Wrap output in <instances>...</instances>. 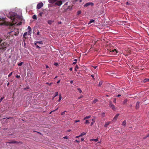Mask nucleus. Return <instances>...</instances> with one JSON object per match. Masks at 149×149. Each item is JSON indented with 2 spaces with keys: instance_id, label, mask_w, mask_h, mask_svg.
Listing matches in <instances>:
<instances>
[{
  "instance_id": "f257e3e1",
  "label": "nucleus",
  "mask_w": 149,
  "mask_h": 149,
  "mask_svg": "<svg viewBox=\"0 0 149 149\" xmlns=\"http://www.w3.org/2000/svg\"><path fill=\"white\" fill-rule=\"evenodd\" d=\"M109 105V107H111L113 110L115 111L116 110V108L115 107L114 105L111 102H110Z\"/></svg>"
},
{
  "instance_id": "f03ea898",
  "label": "nucleus",
  "mask_w": 149,
  "mask_h": 149,
  "mask_svg": "<svg viewBox=\"0 0 149 149\" xmlns=\"http://www.w3.org/2000/svg\"><path fill=\"white\" fill-rule=\"evenodd\" d=\"M43 6V4L42 2H40L38 3L37 6V8L38 9H40Z\"/></svg>"
},
{
  "instance_id": "7ed1b4c3",
  "label": "nucleus",
  "mask_w": 149,
  "mask_h": 149,
  "mask_svg": "<svg viewBox=\"0 0 149 149\" xmlns=\"http://www.w3.org/2000/svg\"><path fill=\"white\" fill-rule=\"evenodd\" d=\"M93 5L94 3L92 2H88L85 3L84 6V7H87L90 5L93 6Z\"/></svg>"
},
{
  "instance_id": "20e7f679",
  "label": "nucleus",
  "mask_w": 149,
  "mask_h": 149,
  "mask_svg": "<svg viewBox=\"0 0 149 149\" xmlns=\"http://www.w3.org/2000/svg\"><path fill=\"white\" fill-rule=\"evenodd\" d=\"M27 32H25V33H24L23 36V41H24L27 38V36L26 37V36H27Z\"/></svg>"
},
{
  "instance_id": "39448f33",
  "label": "nucleus",
  "mask_w": 149,
  "mask_h": 149,
  "mask_svg": "<svg viewBox=\"0 0 149 149\" xmlns=\"http://www.w3.org/2000/svg\"><path fill=\"white\" fill-rule=\"evenodd\" d=\"M139 102H137L136 106V109H138L139 107Z\"/></svg>"
},
{
  "instance_id": "423d86ee",
  "label": "nucleus",
  "mask_w": 149,
  "mask_h": 149,
  "mask_svg": "<svg viewBox=\"0 0 149 149\" xmlns=\"http://www.w3.org/2000/svg\"><path fill=\"white\" fill-rule=\"evenodd\" d=\"M110 52H113L114 54H116L117 53L116 50L115 49H114L113 50V49H112L111 50Z\"/></svg>"
},
{
  "instance_id": "0eeeda50",
  "label": "nucleus",
  "mask_w": 149,
  "mask_h": 149,
  "mask_svg": "<svg viewBox=\"0 0 149 149\" xmlns=\"http://www.w3.org/2000/svg\"><path fill=\"white\" fill-rule=\"evenodd\" d=\"M110 122H106L104 125V126L105 127H107V126L110 124Z\"/></svg>"
},
{
  "instance_id": "6e6552de",
  "label": "nucleus",
  "mask_w": 149,
  "mask_h": 149,
  "mask_svg": "<svg viewBox=\"0 0 149 149\" xmlns=\"http://www.w3.org/2000/svg\"><path fill=\"white\" fill-rule=\"evenodd\" d=\"M119 114H116L115 117L113 118V120H116L118 118V117L119 116Z\"/></svg>"
},
{
  "instance_id": "1a4fd4ad",
  "label": "nucleus",
  "mask_w": 149,
  "mask_h": 149,
  "mask_svg": "<svg viewBox=\"0 0 149 149\" xmlns=\"http://www.w3.org/2000/svg\"><path fill=\"white\" fill-rule=\"evenodd\" d=\"M8 143H18V142L17 141H10Z\"/></svg>"
},
{
  "instance_id": "9d476101",
  "label": "nucleus",
  "mask_w": 149,
  "mask_h": 149,
  "mask_svg": "<svg viewBox=\"0 0 149 149\" xmlns=\"http://www.w3.org/2000/svg\"><path fill=\"white\" fill-rule=\"evenodd\" d=\"M122 125L125 126L126 125V120H124L122 123Z\"/></svg>"
},
{
  "instance_id": "9b49d317",
  "label": "nucleus",
  "mask_w": 149,
  "mask_h": 149,
  "mask_svg": "<svg viewBox=\"0 0 149 149\" xmlns=\"http://www.w3.org/2000/svg\"><path fill=\"white\" fill-rule=\"evenodd\" d=\"M90 141H94L95 142H97L98 141V139H91L90 140Z\"/></svg>"
},
{
  "instance_id": "f8f14e48",
  "label": "nucleus",
  "mask_w": 149,
  "mask_h": 149,
  "mask_svg": "<svg viewBox=\"0 0 149 149\" xmlns=\"http://www.w3.org/2000/svg\"><path fill=\"white\" fill-rule=\"evenodd\" d=\"M98 101V100L97 99H95L93 102V104H95Z\"/></svg>"
},
{
  "instance_id": "ddd939ff",
  "label": "nucleus",
  "mask_w": 149,
  "mask_h": 149,
  "mask_svg": "<svg viewBox=\"0 0 149 149\" xmlns=\"http://www.w3.org/2000/svg\"><path fill=\"white\" fill-rule=\"evenodd\" d=\"M32 18L36 20L37 19L36 15H34L32 17Z\"/></svg>"
},
{
  "instance_id": "4468645a",
  "label": "nucleus",
  "mask_w": 149,
  "mask_h": 149,
  "mask_svg": "<svg viewBox=\"0 0 149 149\" xmlns=\"http://www.w3.org/2000/svg\"><path fill=\"white\" fill-rule=\"evenodd\" d=\"M92 120L93 122H92L91 123V126H92L93 125L94 122H95V119H92Z\"/></svg>"
},
{
  "instance_id": "2eb2a0df",
  "label": "nucleus",
  "mask_w": 149,
  "mask_h": 149,
  "mask_svg": "<svg viewBox=\"0 0 149 149\" xmlns=\"http://www.w3.org/2000/svg\"><path fill=\"white\" fill-rule=\"evenodd\" d=\"M86 134V133L84 132H83L82 133H81V134L80 135V136H82L85 135Z\"/></svg>"
},
{
  "instance_id": "dca6fc26",
  "label": "nucleus",
  "mask_w": 149,
  "mask_h": 149,
  "mask_svg": "<svg viewBox=\"0 0 149 149\" xmlns=\"http://www.w3.org/2000/svg\"><path fill=\"white\" fill-rule=\"evenodd\" d=\"M149 81V79H145L143 81V82L145 83L146 82Z\"/></svg>"
},
{
  "instance_id": "f3484780",
  "label": "nucleus",
  "mask_w": 149,
  "mask_h": 149,
  "mask_svg": "<svg viewBox=\"0 0 149 149\" xmlns=\"http://www.w3.org/2000/svg\"><path fill=\"white\" fill-rule=\"evenodd\" d=\"M127 99H125L123 102V104H126L127 103Z\"/></svg>"
},
{
  "instance_id": "a211bd4d",
  "label": "nucleus",
  "mask_w": 149,
  "mask_h": 149,
  "mask_svg": "<svg viewBox=\"0 0 149 149\" xmlns=\"http://www.w3.org/2000/svg\"><path fill=\"white\" fill-rule=\"evenodd\" d=\"M91 117V116H86V117H85L84 118V120H85V119H87L89 118H90Z\"/></svg>"
},
{
  "instance_id": "6ab92c4d",
  "label": "nucleus",
  "mask_w": 149,
  "mask_h": 149,
  "mask_svg": "<svg viewBox=\"0 0 149 149\" xmlns=\"http://www.w3.org/2000/svg\"><path fill=\"white\" fill-rule=\"evenodd\" d=\"M53 22V21H52L51 20H49L48 21V23L49 24H51L52 22Z\"/></svg>"
},
{
  "instance_id": "aec40b11",
  "label": "nucleus",
  "mask_w": 149,
  "mask_h": 149,
  "mask_svg": "<svg viewBox=\"0 0 149 149\" xmlns=\"http://www.w3.org/2000/svg\"><path fill=\"white\" fill-rule=\"evenodd\" d=\"M24 63V62H21L20 63H18V66H21Z\"/></svg>"
},
{
  "instance_id": "412c9836",
  "label": "nucleus",
  "mask_w": 149,
  "mask_h": 149,
  "mask_svg": "<svg viewBox=\"0 0 149 149\" xmlns=\"http://www.w3.org/2000/svg\"><path fill=\"white\" fill-rule=\"evenodd\" d=\"M102 83H103V82L102 81H100L99 83V85H98L99 86H101L102 84Z\"/></svg>"
},
{
  "instance_id": "4be33fe9",
  "label": "nucleus",
  "mask_w": 149,
  "mask_h": 149,
  "mask_svg": "<svg viewBox=\"0 0 149 149\" xmlns=\"http://www.w3.org/2000/svg\"><path fill=\"white\" fill-rule=\"evenodd\" d=\"M37 43H39V44H43V42L42 41H37Z\"/></svg>"
},
{
  "instance_id": "5701e85b",
  "label": "nucleus",
  "mask_w": 149,
  "mask_h": 149,
  "mask_svg": "<svg viewBox=\"0 0 149 149\" xmlns=\"http://www.w3.org/2000/svg\"><path fill=\"white\" fill-rule=\"evenodd\" d=\"M61 98H62V97H61V94H60L59 95V99H58V101L59 102H60L61 99Z\"/></svg>"
},
{
  "instance_id": "b1692460",
  "label": "nucleus",
  "mask_w": 149,
  "mask_h": 149,
  "mask_svg": "<svg viewBox=\"0 0 149 149\" xmlns=\"http://www.w3.org/2000/svg\"><path fill=\"white\" fill-rule=\"evenodd\" d=\"M95 21V20L93 19H92L91 20H90L89 22V24H90L91 23H92V22H94Z\"/></svg>"
},
{
  "instance_id": "393cba45",
  "label": "nucleus",
  "mask_w": 149,
  "mask_h": 149,
  "mask_svg": "<svg viewBox=\"0 0 149 149\" xmlns=\"http://www.w3.org/2000/svg\"><path fill=\"white\" fill-rule=\"evenodd\" d=\"M89 122L88 120H86L85 122L86 124H89Z\"/></svg>"
},
{
  "instance_id": "a878e982",
  "label": "nucleus",
  "mask_w": 149,
  "mask_h": 149,
  "mask_svg": "<svg viewBox=\"0 0 149 149\" xmlns=\"http://www.w3.org/2000/svg\"><path fill=\"white\" fill-rule=\"evenodd\" d=\"M46 84H47L49 85V86H51L53 84V83H49L48 82H47V83H46Z\"/></svg>"
},
{
  "instance_id": "bb28decb",
  "label": "nucleus",
  "mask_w": 149,
  "mask_h": 149,
  "mask_svg": "<svg viewBox=\"0 0 149 149\" xmlns=\"http://www.w3.org/2000/svg\"><path fill=\"white\" fill-rule=\"evenodd\" d=\"M81 11L80 10L78 11L77 12V13L78 15H79L80 14H81Z\"/></svg>"
},
{
  "instance_id": "cd10ccee",
  "label": "nucleus",
  "mask_w": 149,
  "mask_h": 149,
  "mask_svg": "<svg viewBox=\"0 0 149 149\" xmlns=\"http://www.w3.org/2000/svg\"><path fill=\"white\" fill-rule=\"evenodd\" d=\"M42 13H43V12H41L40 13H39V15L40 17H41L42 16Z\"/></svg>"
},
{
  "instance_id": "c85d7f7f",
  "label": "nucleus",
  "mask_w": 149,
  "mask_h": 149,
  "mask_svg": "<svg viewBox=\"0 0 149 149\" xmlns=\"http://www.w3.org/2000/svg\"><path fill=\"white\" fill-rule=\"evenodd\" d=\"M77 90L79 91V93H81L82 92V91L80 88H78Z\"/></svg>"
},
{
  "instance_id": "c756f323",
  "label": "nucleus",
  "mask_w": 149,
  "mask_h": 149,
  "mask_svg": "<svg viewBox=\"0 0 149 149\" xmlns=\"http://www.w3.org/2000/svg\"><path fill=\"white\" fill-rule=\"evenodd\" d=\"M58 95V92H56L55 93V95L54 96V97H55L56 96H57Z\"/></svg>"
},
{
  "instance_id": "7c9ffc66",
  "label": "nucleus",
  "mask_w": 149,
  "mask_h": 149,
  "mask_svg": "<svg viewBox=\"0 0 149 149\" xmlns=\"http://www.w3.org/2000/svg\"><path fill=\"white\" fill-rule=\"evenodd\" d=\"M66 112V111H63V112H62L61 113V115H64L65 114V112Z\"/></svg>"
},
{
  "instance_id": "2f4dec72",
  "label": "nucleus",
  "mask_w": 149,
  "mask_h": 149,
  "mask_svg": "<svg viewBox=\"0 0 149 149\" xmlns=\"http://www.w3.org/2000/svg\"><path fill=\"white\" fill-rule=\"evenodd\" d=\"M13 73V72H10L8 75V77H10L12 74Z\"/></svg>"
},
{
  "instance_id": "473e14b6",
  "label": "nucleus",
  "mask_w": 149,
  "mask_h": 149,
  "mask_svg": "<svg viewBox=\"0 0 149 149\" xmlns=\"http://www.w3.org/2000/svg\"><path fill=\"white\" fill-rule=\"evenodd\" d=\"M28 29L29 30V31H31V28L29 26H28Z\"/></svg>"
},
{
  "instance_id": "72a5a7b5",
  "label": "nucleus",
  "mask_w": 149,
  "mask_h": 149,
  "mask_svg": "<svg viewBox=\"0 0 149 149\" xmlns=\"http://www.w3.org/2000/svg\"><path fill=\"white\" fill-rule=\"evenodd\" d=\"M28 34L29 35L31 33V31H28Z\"/></svg>"
},
{
  "instance_id": "f704fd0d",
  "label": "nucleus",
  "mask_w": 149,
  "mask_h": 149,
  "mask_svg": "<svg viewBox=\"0 0 149 149\" xmlns=\"http://www.w3.org/2000/svg\"><path fill=\"white\" fill-rule=\"evenodd\" d=\"M91 77H92L93 79L94 80H95V79L94 78V75H91Z\"/></svg>"
},
{
  "instance_id": "c9c22d12",
  "label": "nucleus",
  "mask_w": 149,
  "mask_h": 149,
  "mask_svg": "<svg viewBox=\"0 0 149 149\" xmlns=\"http://www.w3.org/2000/svg\"><path fill=\"white\" fill-rule=\"evenodd\" d=\"M29 88V87H26V88H24V90H25L26 89H28Z\"/></svg>"
},
{
  "instance_id": "e433bc0d",
  "label": "nucleus",
  "mask_w": 149,
  "mask_h": 149,
  "mask_svg": "<svg viewBox=\"0 0 149 149\" xmlns=\"http://www.w3.org/2000/svg\"><path fill=\"white\" fill-rule=\"evenodd\" d=\"M78 65H76L75 66V70L76 71V69H78Z\"/></svg>"
},
{
  "instance_id": "4c0bfd02",
  "label": "nucleus",
  "mask_w": 149,
  "mask_h": 149,
  "mask_svg": "<svg viewBox=\"0 0 149 149\" xmlns=\"http://www.w3.org/2000/svg\"><path fill=\"white\" fill-rule=\"evenodd\" d=\"M4 98V97H2L0 99V102H1L3 100V99Z\"/></svg>"
},
{
  "instance_id": "58836bf2",
  "label": "nucleus",
  "mask_w": 149,
  "mask_h": 149,
  "mask_svg": "<svg viewBox=\"0 0 149 149\" xmlns=\"http://www.w3.org/2000/svg\"><path fill=\"white\" fill-rule=\"evenodd\" d=\"M36 47L37 48H40V47L38 45H36Z\"/></svg>"
},
{
  "instance_id": "ea45409f",
  "label": "nucleus",
  "mask_w": 149,
  "mask_h": 149,
  "mask_svg": "<svg viewBox=\"0 0 149 149\" xmlns=\"http://www.w3.org/2000/svg\"><path fill=\"white\" fill-rule=\"evenodd\" d=\"M148 136H149V134L148 135L146 136L143 137V139H145L146 138H147V137H148Z\"/></svg>"
},
{
  "instance_id": "a19ab883",
  "label": "nucleus",
  "mask_w": 149,
  "mask_h": 149,
  "mask_svg": "<svg viewBox=\"0 0 149 149\" xmlns=\"http://www.w3.org/2000/svg\"><path fill=\"white\" fill-rule=\"evenodd\" d=\"M16 77L17 78H19L20 77V76L19 75H17L16 76Z\"/></svg>"
},
{
  "instance_id": "79ce46f5",
  "label": "nucleus",
  "mask_w": 149,
  "mask_h": 149,
  "mask_svg": "<svg viewBox=\"0 0 149 149\" xmlns=\"http://www.w3.org/2000/svg\"><path fill=\"white\" fill-rule=\"evenodd\" d=\"M39 33H40V32H39V31H38L37 33V35H39Z\"/></svg>"
},
{
  "instance_id": "37998d69",
  "label": "nucleus",
  "mask_w": 149,
  "mask_h": 149,
  "mask_svg": "<svg viewBox=\"0 0 149 149\" xmlns=\"http://www.w3.org/2000/svg\"><path fill=\"white\" fill-rule=\"evenodd\" d=\"M113 102L114 103H116V99H114V100H113Z\"/></svg>"
},
{
  "instance_id": "c03bdc74",
  "label": "nucleus",
  "mask_w": 149,
  "mask_h": 149,
  "mask_svg": "<svg viewBox=\"0 0 149 149\" xmlns=\"http://www.w3.org/2000/svg\"><path fill=\"white\" fill-rule=\"evenodd\" d=\"M80 122V120H76L75 121V123H76L78 122Z\"/></svg>"
},
{
  "instance_id": "a18cd8bd",
  "label": "nucleus",
  "mask_w": 149,
  "mask_h": 149,
  "mask_svg": "<svg viewBox=\"0 0 149 149\" xmlns=\"http://www.w3.org/2000/svg\"><path fill=\"white\" fill-rule=\"evenodd\" d=\"M61 21H60V22H59H59H58V24H61Z\"/></svg>"
},
{
  "instance_id": "49530a36",
  "label": "nucleus",
  "mask_w": 149,
  "mask_h": 149,
  "mask_svg": "<svg viewBox=\"0 0 149 149\" xmlns=\"http://www.w3.org/2000/svg\"><path fill=\"white\" fill-rule=\"evenodd\" d=\"M63 138L64 139H67L68 138V137H67V136H64Z\"/></svg>"
},
{
  "instance_id": "de8ad7c7",
  "label": "nucleus",
  "mask_w": 149,
  "mask_h": 149,
  "mask_svg": "<svg viewBox=\"0 0 149 149\" xmlns=\"http://www.w3.org/2000/svg\"><path fill=\"white\" fill-rule=\"evenodd\" d=\"M81 137V136H80V135H79V136H76L75 137H76V138H79V137Z\"/></svg>"
},
{
  "instance_id": "09e8293b",
  "label": "nucleus",
  "mask_w": 149,
  "mask_h": 149,
  "mask_svg": "<svg viewBox=\"0 0 149 149\" xmlns=\"http://www.w3.org/2000/svg\"><path fill=\"white\" fill-rule=\"evenodd\" d=\"M84 138H81V141H84Z\"/></svg>"
},
{
  "instance_id": "8fccbe9b",
  "label": "nucleus",
  "mask_w": 149,
  "mask_h": 149,
  "mask_svg": "<svg viewBox=\"0 0 149 149\" xmlns=\"http://www.w3.org/2000/svg\"><path fill=\"white\" fill-rule=\"evenodd\" d=\"M72 68H70V71H72Z\"/></svg>"
},
{
  "instance_id": "3c124183",
  "label": "nucleus",
  "mask_w": 149,
  "mask_h": 149,
  "mask_svg": "<svg viewBox=\"0 0 149 149\" xmlns=\"http://www.w3.org/2000/svg\"><path fill=\"white\" fill-rule=\"evenodd\" d=\"M49 68L48 66L47 65H46V68Z\"/></svg>"
},
{
  "instance_id": "603ef678",
  "label": "nucleus",
  "mask_w": 149,
  "mask_h": 149,
  "mask_svg": "<svg viewBox=\"0 0 149 149\" xmlns=\"http://www.w3.org/2000/svg\"><path fill=\"white\" fill-rule=\"evenodd\" d=\"M76 62H74L73 63V64H75L76 63Z\"/></svg>"
},
{
  "instance_id": "864d4df0",
  "label": "nucleus",
  "mask_w": 149,
  "mask_h": 149,
  "mask_svg": "<svg viewBox=\"0 0 149 149\" xmlns=\"http://www.w3.org/2000/svg\"><path fill=\"white\" fill-rule=\"evenodd\" d=\"M68 3L66 2L65 3V4L64 5H68Z\"/></svg>"
},
{
  "instance_id": "5fc2aeb1",
  "label": "nucleus",
  "mask_w": 149,
  "mask_h": 149,
  "mask_svg": "<svg viewBox=\"0 0 149 149\" xmlns=\"http://www.w3.org/2000/svg\"><path fill=\"white\" fill-rule=\"evenodd\" d=\"M70 83L71 84H72V83H73V81H71L70 82Z\"/></svg>"
},
{
  "instance_id": "6e6d98bb",
  "label": "nucleus",
  "mask_w": 149,
  "mask_h": 149,
  "mask_svg": "<svg viewBox=\"0 0 149 149\" xmlns=\"http://www.w3.org/2000/svg\"><path fill=\"white\" fill-rule=\"evenodd\" d=\"M120 96H121V95H120V94H119V95H117V97H120Z\"/></svg>"
},
{
  "instance_id": "4d7b16f0",
  "label": "nucleus",
  "mask_w": 149,
  "mask_h": 149,
  "mask_svg": "<svg viewBox=\"0 0 149 149\" xmlns=\"http://www.w3.org/2000/svg\"><path fill=\"white\" fill-rule=\"evenodd\" d=\"M37 42H36V43H35V45L36 46V45H37Z\"/></svg>"
},
{
  "instance_id": "13d9d810",
  "label": "nucleus",
  "mask_w": 149,
  "mask_h": 149,
  "mask_svg": "<svg viewBox=\"0 0 149 149\" xmlns=\"http://www.w3.org/2000/svg\"><path fill=\"white\" fill-rule=\"evenodd\" d=\"M60 82V80H58V81L57 82V83H59Z\"/></svg>"
},
{
  "instance_id": "bf43d9fd",
  "label": "nucleus",
  "mask_w": 149,
  "mask_h": 149,
  "mask_svg": "<svg viewBox=\"0 0 149 149\" xmlns=\"http://www.w3.org/2000/svg\"><path fill=\"white\" fill-rule=\"evenodd\" d=\"M74 61H75V62L77 61V59H75Z\"/></svg>"
},
{
  "instance_id": "052dcab7",
  "label": "nucleus",
  "mask_w": 149,
  "mask_h": 149,
  "mask_svg": "<svg viewBox=\"0 0 149 149\" xmlns=\"http://www.w3.org/2000/svg\"><path fill=\"white\" fill-rule=\"evenodd\" d=\"M75 141L77 142L78 143L79 142V141L77 140H76Z\"/></svg>"
},
{
  "instance_id": "680f3d73",
  "label": "nucleus",
  "mask_w": 149,
  "mask_h": 149,
  "mask_svg": "<svg viewBox=\"0 0 149 149\" xmlns=\"http://www.w3.org/2000/svg\"><path fill=\"white\" fill-rule=\"evenodd\" d=\"M9 84V82H8V83H7V86H8Z\"/></svg>"
},
{
  "instance_id": "e2e57ef3",
  "label": "nucleus",
  "mask_w": 149,
  "mask_h": 149,
  "mask_svg": "<svg viewBox=\"0 0 149 149\" xmlns=\"http://www.w3.org/2000/svg\"><path fill=\"white\" fill-rule=\"evenodd\" d=\"M82 0H79V2H81L82 1Z\"/></svg>"
},
{
  "instance_id": "0e129e2a",
  "label": "nucleus",
  "mask_w": 149,
  "mask_h": 149,
  "mask_svg": "<svg viewBox=\"0 0 149 149\" xmlns=\"http://www.w3.org/2000/svg\"><path fill=\"white\" fill-rule=\"evenodd\" d=\"M79 97L78 98V99H80V98H81V97Z\"/></svg>"
},
{
  "instance_id": "69168bd1",
  "label": "nucleus",
  "mask_w": 149,
  "mask_h": 149,
  "mask_svg": "<svg viewBox=\"0 0 149 149\" xmlns=\"http://www.w3.org/2000/svg\"><path fill=\"white\" fill-rule=\"evenodd\" d=\"M57 64H58L57 63H55V65H57Z\"/></svg>"
},
{
  "instance_id": "338daca9",
  "label": "nucleus",
  "mask_w": 149,
  "mask_h": 149,
  "mask_svg": "<svg viewBox=\"0 0 149 149\" xmlns=\"http://www.w3.org/2000/svg\"><path fill=\"white\" fill-rule=\"evenodd\" d=\"M58 107L57 109H56V110H57L58 109Z\"/></svg>"
},
{
  "instance_id": "774afa93",
  "label": "nucleus",
  "mask_w": 149,
  "mask_h": 149,
  "mask_svg": "<svg viewBox=\"0 0 149 149\" xmlns=\"http://www.w3.org/2000/svg\"><path fill=\"white\" fill-rule=\"evenodd\" d=\"M14 35L16 36V35H17V34H15Z\"/></svg>"
}]
</instances>
